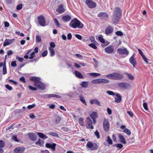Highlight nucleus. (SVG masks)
<instances>
[{
	"instance_id": "864d4df0",
	"label": "nucleus",
	"mask_w": 153,
	"mask_h": 153,
	"mask_svg": "<svg viewBox=\"0 0 153 153\" xmlns=\"http://www.w3.org/2000/svg\"><path fill=\"white\" fill-rule=\"evenodd\" d=\"M11 66L13 67H16L17 66V64L16 61H13L11 63Z\"/></svg>"
},
{
	"instance_id": "c85d7f7f",
	"label": "nucleus",
	"mask_w": 153,
	"mask_h": 153,
	"mask_svg": "<svg viewBox=\"0 0 153 153\" xmlns=\"http://www.w3.org/2000/svg\"><path fill=\"white\" fill-rule=\"evenodd\" d=\"M90 116L92 119H96L98 117L97 114L95 112H93L90 115Z\"/></svg>"
},
{
	"instance_id": "f8f14e48",
	"label": "nucleus",
	"mask_w": 153,
	"mask_h": 153,
	"mask_svg": "<svg viewBox=\"0 0 153 153\" xmlns=\"http://www.w3.org/2000/svg\"><path fill=\"white\" fill-rule=\"evenodd\" d=\"M129 61L130 63L133 65V67L135 68L136 64V61L135 59V56L134 54L129 58Z\"/></svg>"
},
{
	"instance_id": "c9c22d12",
	"label": "nucleus",
	"mask_w": 153,
	"mask_h": 153,
	"mask_svg": "<svg viewBox=\"0 0 153 153\" xmlns=\"http://www.w3.org/2000/svg\"><path fill=\"white\" fill-rule=\"evenodd\" d=\"M49 50L50 51V56H54L55 54L54 49L52 48H49Z\"/></svg>"
},
{
	"instance_id": "7ed1b4c3",
	"label": "nucleus",
	"mask_w": 153,
	"mask_h": 153,
	"mask_svg": "<svg viewBox=\"0 0 153 153\" xmlns=\"http://www.w3.org/2000/svg\"><path fill=\"white\" fill-rule=\"evenodd\" d=\"M118 86L120 88L123 89H128L131 88V85L129 83L122 82L119 83L118 84Z\"/></svg>"
},
{
	"instance_id": "a211bd4d",
	"label": "nucleus",
	"mask_w": 153,
	"mask_h": 153,
	"mask_svg": "<svg viewBox=\"0 0 153 153\" xmlns=\"http://www.w3.org/2000/svg\"><path fill=\"white\" fill-rule=\"evenodd\" d=\"M35 84V86H36L39 89L42 90H44L45 89V84L42 83L41 81L39 82V83H38L37 84H36V83Z\"/></svg>"
},
{
	"instance_id": "f03ea898",
	"label": "nucleus",
	"mask_w": 153,
	"mask_h": 153,
	"mask_svg": "<svg viewBox=\"0 0 153 153\" xmlns=\"http://www.w3.org/2000/svg\"><path fill=\"white\" fill-rule=\"evenodd\" d=\"M69 25L74 28H76V27L82 28L84 26L83 24L76 18L72 20Z\"/></svg>"
},
{
	"instance_id": "e2e57ef3",
	"label": "nucleus",
	"mask_w": 153,
	"mask_h": 153,
	"mask_svg": "<svg viewBox=\"0 0 153 153\" xmlns=\"http://www.w3.org/2000/svg\"><path fill=\"white\" fill-rule=\"evenodd\" d=\"M143 107L144 109L146 110H147L148 109V108L147 106V104L146 103L144 102L143 104Z\"/></svg>"
},
{
	"instance_id": "473e14b6",
	"label": "nucleus",
	"mask_w": 153,
	"mask_h": 153,
	"mask_svg": "<svg viewBox=\"0 0 153 153\" xmlns=\"http://www.w3.org/2000/svg\"><path fill=\"white\" fill-rule=\"evenodd\" d=\"M93 146L92 149H91V150H97L99 147L95 143H93Z\"/></svg>"
},
{
	"instance_id": "a18cd8bd",
	"label": "nucleus",
	"mask_w": 153,
	"mask_h": 153,
	"mask_svg": "<svg viewBox=\"0 0 153 153\" xmlns=\"http://www.w3.org/2000/svg\"><path fill=\"white\" fill-rule=\"evenodd\" d=\"M12 139L17 142H19V140L17 139L16 135H13L11 138Z\"/></svg>"
},
{
	"instance_id": "0e129e2a",
	"label": "nucleus",
	"mask_w": 153,
	"mask_h": 153,
	"mask_svg": "<svg viewBox=\"0 0 153 153\" xmlns=\"http://www.w3.org/2000/svg\"><path fill=\"white\" fill-rule=\"evenodd\" d=\"M35 52H33L30 54V56L29 57L30 59H33L35 56Z\"/></svg>"
},
{
	"instance_id": "a878e982",
	"label": "nucleus",
	"mask_w": 153,
	"mask_h": 153,
	"mask_svg": "<svg viewBox=\"0 0 153 153\" xmlns=\"http://www.w3.org/2000/svg\"><path fill=\"white\" fill-rule=\"evenodd\" d=\"M37 133L40 138L43 139H45L48 138V137L47 136L42 133L38 132Z\"/></svg>"
},
{
	"instance_id": "2f4dec72",
	"label": "nucleus",
	"mask_w": 153,
	"mask_h": 153,
	"mask_svg": "<svg viewBox=\"0 0 153 153\" xmlns=\"http://www.w3.org/2000/svg\"><path fill=\"white\" fill-rule=\"evenodd\" d=\"M79 99L82 103H83L85 105H87V103L85 100L82 96L81 95L79 96Z\"/></svg>"
},
{
	"instance_id": "ddd939ff",
	"label": "nucleus",
	"mask_w": 153,
	"mask_h": 153,
	"mask_svg": "<svg viewBox=\"0 0 153 153\" xmlns=\"http://www.w3.org/2000/svg\"><path fill=\"white\" fill-rule=\"evenodd\" d=\"M103 126L104 130L106 131H108L109 130V124L108 120L104 119L103 123Z\"/></svg>"
},
{
	"instance_id": "f3484780",
	"label": "nucleus",
	"mask_w": 153,
	"mask_h": 153,
	"mask_svg": "<svg viewBox=\"0 0 153 153\" xmlns=\"http://www.w3.org/2000/svg\"><path fill=\"white\" fill-rule=\"evenodd\" d=\"M44 97L45 98H50L51 97H56L58 98H61V97L60 96L54 94H46L44 95Z\"/></svg>"
},
{
	"instance_id": "338daca9",
	"label": "nucleus",
	"mask_w": 153,
	"mask_h": 153,
	"mask_svg": "<svg viewBox=\"0 0 153 153\" xmlns=\"http://www.w3.org/2000/svg\"><path fill=\"white\" fill-rule=\"evenodd\" d=\"M29 88L30 89L33 91H35L37 90V88L35 87H33L30 85L28 86Z\"/></svg>"
},
{
	"instance_id": "0eeeda50",
	"label": "nucleus",
	"mask_w": 153,
	"mask_h": 153,
	"mask_svg": "<svg viewBox=\"0 0 153 153\" xmlns=\"http://www.w3.org/2000/svg\"><path fill=\"white\" fill-rule=\"evenodd\" d=\"M85 3L88 7L90 8H94L96 6V3L93 1L92 0H86Z\"/></svg>"
},
{
	"instance_id": "09e8293b",
	"label": "nucleus",
	"mask_w": 153,
	"mask_h": 153,
	"mask_svg": "<svg viewBox=\"0 0 153 153\" xmlns=\"http://www.w3.org/2000/svg\"><path fill=\"white\" fill-rule=\"evenodd\" d=\"M54 22L55 23L56 25L58 27H60V25H59V24L57 19L56 18H55L54 19Z\"/></svg>"
},
{
	"instance_id": "bb28decb",
	"label": "nucleus",
	"mask_w": 153,
	"mask_h": 153,
	"mask_svg": "<svg viewBox=\"0 0 153 153\" xmlns=\"http://www.w3.org/2000/svg\"><path fill=\"white\" fill-rule=\"evenodd\" d=\"M75 73L76 76L78 78L80 79L83 78L82 75L78 71H75Z\"/></svg>"
},
{
	"instance_id": "ea45409f",
	"label": "nucleus",
	"mask_w": 153,
	"mask_h": 153,
	"mask_svg": "<svg viewBox=\"0 0 153 153\" xmlns=\"http://www.w3.org/2000/svg\"><path fill=\"white\" fill-rule=\"evenodd\" d=\"M123 131L126 133L128 135H130L131 133V131L128 129L127 128L125 129Z\"/></svg>"
},
{
	"instance_id": "e433bc0d",
	"label": "nucleus",
	"mask_w": 153,
	"mask_h": 153,
	"mask_svg": "<svg viewBox=\"0 0 153 153\" xmlns=\"http://www.w3.org/2000/svg\"><path fill=\"white\" fill-rule=\"evenodd\" d=\"M125 74L127 75L128 78L131 80H133L134 79V77L131 74H128L127 73H125Z\"/></svg>"
},
{
	"instance_id": "680f3d73",
	"label": "nucleus",
	"mask_w": 153,
	"mask_h": 153,
	"mask_svg": "<svg viewBox=\"0 0 153 153\" xmlns=\"http://www.w3.org/2000/svg\"><path fill=\"white\" fill-rule=\"evenodd\" d=\"M16 59L20 62H22L24 60L23 58L20 57L18 56H16Z\"/></svg>"
},
{
	"instance_id": "6ab92c4d",
	"label": "nucleus",
	"mask_w": 153,
	"mask_h": 153,
	"mask_svg": "<svg viewBox=\"0 0 153 153\" xmlns=\"http://www.w3.org/2000/svg\"><path fill=\"white\" fill-rule=\"evenodd\" d=\"M56 10L59 13H62L65 11V9L63 8V5L60 4L58 6Z\"/></svg>"
},
{
	"instance_id": "6e6552de",
	"label": "nucleus",
	"mask_w": 153,
	"mask_h": 153,
	"mask_svg": "<svg viewBox=\"0 0 153 153\" xmlns=\"http://www.w3.org/2000/svg\"><path fill=\"white\" fill-rule=\"evenodd\" d=\"M86 123L87 124V125H86V127L87 128L91 129H94V127L92 125V121L89 117L87 118Z\"/></svg>"
},
{
	"instance_id": "2eb2a0df",
	"label": "nucleus",
	"mask_w": 153,
	"mask_h": 153,
	"mask_svg": "<svg viewBox=\"0 0 153 153\" xmlns=\"http://www.w3.org/2000/svg\"><path fill=\"white\" fill-rule=\"evenodd\" d=\"M123 78V75L120 74L114 73V79L120 80Z\"/></svg>"
},
{
	"instance_id": "dca6fc26",
	"label": "nucleus",
	"mask_w": 153,
	"mask_h": 153,
	"mask_svg": "<svg viewBox=\"0 0 153 153\" xmlns=\"http://www.w3.org/2000/svg\"><path fill=\"white\" fill-rule=\"evenodd\" d=\"M56 144L55 143H46L45 144V147L48 148H50L52 149L53 151H55L56 149Z\"/></svg>"
},
{
	"instance_id": "5701e85b",
	"label": "nucleus",
	"mask_w": 153,
	"mask_h": 153,
	"mask_svg": "<svg viewBox=\"0 0 153 153\" xmlns=\"http://www.w3.org/2000/svg\"><path fill=\"white\" fill-rule=\"evenodd\" d=\"M90 103L91 104H95L98 105L100 106H101L100 102L99 101L96 99L90 100Z\"/></svg>"
},
{
	"instance_id": "5fc2aeb1",
	"label": "nucleus",
	"mask_w": 153,
	"mask_h": 153,
	"mask_svg": "<svg viewBox=\"0 0 153 153\" xmlns=\"http://www.w3.org/2000/svg\"><path fill=\"white\" fill-rule=\"evenodd\" d=\"M89 46L94 49H96L97 48L96 45L94 44L91 43L89 44Z\"/></svg>"
},
{
	"instance_id": "4468645a",
	"label": "nucleus",
	"mask_w": 153,
	"mask_h": 153,
	"mask_svg": "<svg viewBox=\"0 0 153 153\" xmlns=\"http://www.w3.org/2000/svg\"><path fill=\"white\" fill-rule=\"evenodd\" d=\"M105 51L107 53H112L114 51V48L112 45H110L109 46L105 48Z\"/></svg>"
},
{
	"instance_id": "aec40b11",
	"label": "nucleus",
	"mask_w": 153,
	"mask_h": 153,
	"mask_svg": "<svg viewBox=\"0 0 153 153\" xmlns=\"http://www.w3.org/2000/svg\"><path fill=\"white\" fill-rule=\"evenodd\" d=\"M25 149L24 147H18L14 150V153H22Z\"/></svg>"
},
{
	"instance_id": "4c0bfd02",
	"label": "nucleus",
	"mask_w": 153,
	"mask_h": 153,
	"mask_svg": "<svg viewBox=\"0 0 153 153\" xmlns=\"http://www.w3.org/2000/svg\"><path fill=\"white\" fill-rule=\"evenodd\" d=\"M48 134L52 136L55 137H58L59 136L58 134L56 132H50L48 133Z\"/></svg>"
},
{
	"instance_id": "79ce46f5",
	"label": "nucleus",
	"mask_w": 153,
	"mask_h": 153,
	"mask_svg": "<svg viewBox=\"0 0 153 153\" xmlns=\"http://www.w3.org/2000/svg\"><path fill=\"white\" fill-rule=\"evenodd\" d=\"M98 39L102 43H104L105 42V39L103 38L102 36L101 35L99 36Z\"/></svg>"
},
{
	"instance_id": "72a5a7b5",
	"label": "nucleus",
	"mask_w": 153,
	"mask_h": 153,
	"mask_svg": "<svg viewBox=\"0 0 153 153\" xmlns=\"http://www.w3.org/2000/svg\"><path fill=\"white\" fill-rule=\"evenodd\" d=\"M80 85L83 88H86L88 86V83L86 82L83 81L81 83Z\"/></svg>"
},
{
	"instance_id": "39448f33",
	"label": "nucleus",
	"mask_w": 153,
	"mask_h": 153,
	"mask_svg": "<svg viewBox=\"0 0 153 153\" xmlns=\"http://www.w3.org/2000/svg\"><path fill=\"white\" fill-rule=\"evenodd\" d=\"M109 80L103 79H100L93 80L91 82L93 84H98L100 83L107 84L109 82Z\"/></svg>"
},
{
	"instance_id": "3c124183",
	"label": "nucleus",
	"mask_w": 153,
	"mask_h": 153,
	"mask_svg": "<svg viewBox=\"0 0 153 153\" xmlns=\"http://www.w3.org/2000/svg\"><path fill=\"white\" fill-rule=\"evenodd\" d=\"M106 93L109 95L114 96L115 95L114 93L112 91H107Z\"/></svg>"
},
{
	"instance_id": "c756f323",
	"label": "nucleus",
	"mask_w": 153,
	"mask_h": 153,
	"mask_svg": "<svg viewBox=\"0 0 153 153\" xmlns=\"http://www.w3.org/2000/svg\"><path fill=\"white\" fill-rule=\"evenodd\" d=\"M11 42V41L10 40H8L6 39L4 43L3 46L5 47L6 46L10 45Z\"/></svg>"
},
{
	"instance_id": "603ef678",
	"label": "nucleus",
	"mask_w": 153,
	"mask_h": 153,
	"mask_svg": "<svg viewBox=\"0 0 153 153\" xmlns=\"http://www.w3.org/2000/svg\"><path fill=\"white\" fill-rule=\"evenodd\" d=\"M116 34L118 36H121L123 34L122 31H118L116 32Z\"/></svg>"
},
{
	"instance_id": "052dcab7",
	"label": "nucleus",
	"mask_w": 153,
	"mask_h": 153,
	"mask_svg": "<svg viewBox=\"0 0 153 153\" xmlns=\"http://www.w3.org/2000/svg\"><path fill=\"white\" fill-rule=\"evenodd\" d=\"M36 145H38V146H42V144H41L40 139H39L38 140L36 143Z\"/></svg>"
},
{
	"instance_id": "4be33fe9",
	"label": "nucleus",
	"mask_w": 153,
	"mask_h": 153,
	"mask_svg": "<svg viewBox=\"0 0 153 153\" xmlns=\"http://www.w3.org/2000/svg\"><path fill=\"white\" fill-rule=\"evenodd\" d=\"M118 137L119 138V140L121 143L124 144H126V140L123 136L120 134H119L118 135Z\"/></svg>"
},
{
	"instance_id": "8fccbe9b",
	"label": "nucleus",
	"mask_w": 153,
	"mask_h": 153,
	"mask_svg": "<svg viewBox=\"0 0 153 153\" xmlns=\"http://www.w3.org/2000/svg\"><path fill=\"white\" fill-rule=\"evenodd\" d=\"M61 128L62 131L65 132H67L69 131V129L67 127H63Z\"/></svg>"
},
{
	"instance_id": "f257e3e1",
	"label": "nucleus",
	"mask_w": 153,
	"mask_h": 153,
	"mask_svg": "<svg viewBox=\"0 0 153 153\" xmlns=\"http://www.w3.org/2000/svg\"><path fill=\"white\" fill-rule=\"evenodd\" d=\"M122 10L119 7H116L113 11L111 17L112 21L113 23L118 22L122 16Z\"/></svg>"
},
{
	"instance_id": "393cba45",
	"label": "nucleus",
	"mask_w": 153,
	"mask_h": 153,
	"mask_svg": "<svg viewBox=\"0 0 153 153\" xmlns=\"http://www.w3.org/2000/svg\"><path fill=\"white\" fill-rule=\"evenodd\" d=\"M117 97H115V101L117 103H119L121 100V97L120 94H116L115 95Z\"/></svg>"
},
{
	"instance_id": "c03bdc74",
	"label": "nucleus",
	"mask_w": 153,
	"mask_h": 153,
	"mask_svg": "<svg viewBox=\"0 0 153 153\" xmlns=\"http://www.w3.org/2000/svg\"><path fill=\"white\" fill-rule=\"evenodd\" d=\"M114 73L106 75V76L109 79H114Z\"/></svg>"
},
{
	"instance_id": "de8ad7c7",
	"label": "nucleus",
	"mask_w": 153,
	"mask_h": 153,
	"mask_svg": "<svg viewBox=\"0 0 153 153\" xmlns=\"http://www.w3.org/2000/svg\"><path fill=\"white\" fill-rule=\"evenodd\" d=\"M89 75L91 76H93L94 77L98 76L100 75V74L97 73H90Z\"/></svg>"
},
{
	"instance_id": "69168bd1",
	"label": "nucleus",
	"mask_w": 153,
	"mask_h": 153,
	"mask_svg": "<svg viewBox=\"0 0 153 153\" xmlns=\"http://www.w3.org/2000/svg\"><path fill=\"white\" fill-rule=\"evenodd\" d=\"M50 44V47L49 48H53L55 47V45L53 42H51Z\"/></svg>"
},
{
	"instance_id": "13d9d810",
	"label": "nucleus",
	"mask_w": 153,
	"mask_h": 153,
	"mask_svg": "<svg viewBox=\"0 0 153 153\" xmlns=\"http://www.w3.org/2000/svg\"><path fill=\"white\" fill-rule=\"evenodd\" d=\"M94 134L97 138H100V135L98 131V130H96V131L94 132Z\"/></svg>"
},
{
	"instance_id": "423d86ee",
	"label": "nucleus",
	"mask_w": 153,
	"mask_h": 153,
	"mask_svg": "<svg viewBox=\"0 0 153 153\" xmlns=\"http://www.w3.org/2000/svg\"><path fill=\"white\" fill-rule=\"evenodd\" d=\"M38 21L39 24L42 26L46 25V21L45 17L42 15H40L38 17Z\"/></svg>"
},
{
	"instance_id": "cd10ccee",
	"label": "nucleus",
	"mask_w": 153,
	"mask_h": 153,
	"mask_svg": "<svg viewBox=\"0 0 153 153\" xmlns=\"http://www.w3.org/2000/svg\"><path fill=\"white\" fill-rule=\"evenodd\" d=\"M61 120V118L60 116L56 115V117L55 119V123L56 124L59 123Z\"/></svg>"
},
{
	"instance_id": "f704fd0d",
	"label": "nucleus",
	"mask_w": 153,
	"mask_h": 153,
	"mask_svg": "<svg viewBox=\"0 0 153 153\" xmlns=\"http://www.w3.org/2000/svg\"><path fill=\"white\" fill-rule=\"evenodd\" d=\"M84 119L82 118H79V123L80 125L82 126H84L85 125L83 121Z\"/></svg>"
},
{
	"instance_id": "bf43d9fd",
	"label": "nucleus",
	"mask_w": 153,
	"mask_h": 153,
	"mask_svg": "<svg viewBox=\"0 0 153 153\" xmlns=\"http://www.w3.org/2000/svg\"><path fill=\"white\" fill-rule=\"evenodd\" d=\"M6 88L10 91H11L12 89V88L11 86H10L8 84H7L5 85Z\"/></svg>"
},
{
	"instance_id": "b1692460",
	"label": "nucleus",
	"mask_w": 153,
	"mask_h": 153,
	"mask_svg": "<svg viewBox=\"0 0 153 153\" xmlns=\"http://www.w3.org/2000/svg\"><path fill=\"white\" fill-rule=\"evenodd\" d=\"M71 19V17L69 15L64 16L62 18V20L65 22H68Z\"/></svg>"
},
{
	"instance_id": "20e7f679",
	"label": "nucleus",
	"mask_w": 153,
	"mask_h": 153,
	"mask_svg": "<svg viewBox=\"0 0 153 153\" xmlns=\"http://www.w3.org/2000/svg\"><path fill=\"white\" fill-rule=\"evenodd\" d=\"M117 52L120 55H125L126 56H128L129 53V51L126 48L123 49L119 48L117 50Z\"/></svg>"
},
{
	"instance_id": "37998d69",
	"label": "nucleus",
	"mask_w": 153,
	"mask_h": 153,
	"mask_svg": "<svg viewBox=\"0 0 153 153\" xmlns=\"http://www.w3.org/2000/svg\"><path fill=\"white\" fill-rule=\"evenodd\" d=\"M3 73L4 75L7 73V68L6 64H4L3 67Z\"/></svg>"
},
{
	"instance_id": "1a4fd4ad",
	"label": "nucleus",
	"mask_w": 153,
	"mask_h": 153,
	"mask_svg": "<svg viewBox=\"0 0 153 153\" xmlns=\"http://www.w3.org/2000/svg\"><path fill=\"white\" fill-rule=\"evenodd\" d=\"M97 16L101 18L102 20H105L108 17L107 13L106 12H100L97 15Z\"/></svg>"
},
{
	"instance_id": "412c9836",
	"label": "nucleus",
	"mask_w": 153,
	"mask_h": 153,
	"mask_svg": "<svg viewBox=\"0 0 153 153\" xmlns=\"http://www.w3.org/2000/svg\"><path fill=\"white\" fill-rule=\"evenodd\" d=\"M31 80L34 82V85H35V84H37L38 83L40 82V78L36 76H33Z\"/></svg>"
},
{
	"instance_id": "49530a36",
	"label": "nucleus",
	"mask_w": 153,
	"mask_h": 153,
	"mask_svg": "<svg viewBox=\"0 0 153 153\" xmlns=\"http://www.w3.org/2000/svg\"><path fill=\"white\" fill-rule=\"evenodd\" d=\"M5 143L3 140H0V148H2L4 147L5 146Z\"/></svg>"
},
{
	"instance_id": "7c9ffc66",
	"label": "nucleus",
	"mask_w": 153,
	"mask_h": 153,
	"mask_svg": "<svg viewBox=\"0 0 153 153\" xmlns=\"http://www.w3.org/2000/svg\"><path fill=\"white\" fill-rule=\"evenodd\" d=\"M93 143L91 141H88V142L86 146L87 148H89L91 150V149L92 147Z\"/></svg>"
},
{
	"instance_id": "6e6d98bb",
	"label": "nucleus",
	"mask_w": 153,
	"mask_h": 153,
	"mask_svg": "<svg viewBox=\"0 0 153 153\" xmlns=\"http://www.w3.org/2000/svg\"><path fill=\"white\" fill-rule=\"evenodd\" d=\"M22 4H19L17 5L16 6V9L18 10H20L22 8Z\"/></svg>"
},
{
	"instance_id": "a19ab883",
	"label": "nucleus",
	"mask_w": 153,
	"mask_h": 153,
	"mask_svg": "<svg viewBox=\"0 0 153 153\" xmlns=\"http://www.w3.org/2000/svg\"><path fill=\"white\" fill-rule=\"evenodd\" d=\"M107 142L109 144L112 145V141L111 138L109 136L107 137V140H106Z\"/></svg>"
},
{
	"instance_id": "4d7b16f0",
	"label": "nucleus",
	"mask_w": 153,
	"mask_h": 153,
	"mask_svg": "<svg viewBox=\"0 0 153 153\" xmlns=\"http://www.w3.org/2000/svg\"><path fill=\"white\" fill-rule=\"evenodd\" d=\"M35 106V104H33L32 105H29L27 106V108L28 109H30L32 108H34Z\"/></svg>"
},
{
	"instance_id": "58836bf2",
	"label": "nucleus",
	"mask_w": 153,
	"mask_h": 153,
	"mask_svg": "<svg viewBox=\"0 0 153 153\" xmlns=\"http://www.w3.org/2000/svg\"><path fill=\"white\" fill-rule=\"evenodd\" d=\"M41 41V38L40 36L37 34L36 36V42L37 43Z\"/></svg>"
},
{
	"instance_id": "9b49d317",
	"label": "nucleus",
	"mask_w": 153,
	"mask_h": 153,
	"mask_svg": "<svg viewBox=\"0 0 153 153\" xmlns=\"http://www.w3.org/2000/svg\"><path fill=\"white\" fill-rule=\"evenodd\" d=\"M113 31V27L111 25H109L105 29V33L107 35H109Z\"/></svg>"
},
{
	"instance_id": "9d476101",
	"label": "nucleus",
	"mask_w": 153,
	"mask_h": 153,
	"mask_svg": "<svg viewBox=\"0 0 153 153\" xmlns=\"http://www.w3.org/2000/svg\"><path fill=\"white\" fill-rule=\"evenodd\" d=\"M28 138L31 140L35 141L37 139L36 135L33 133H29L27 134Z\"/></svg>"
},
{
	"instance_id": "774afa93",
	"label": "nucleus",
	"mask_w": 153,
	"mask_h": 153,
	"mask_svg": "<svg viewBox=\"0 0 153 153\" xmlns=\"http://www.w3.org/2000/svg\"><path fill=\"white\" fill-rule=\"evenodd\" d=\"M48 51L47 50H45L42 53V56L43 57H45L48 54Z\"/></svg>"
}]
</instances>
